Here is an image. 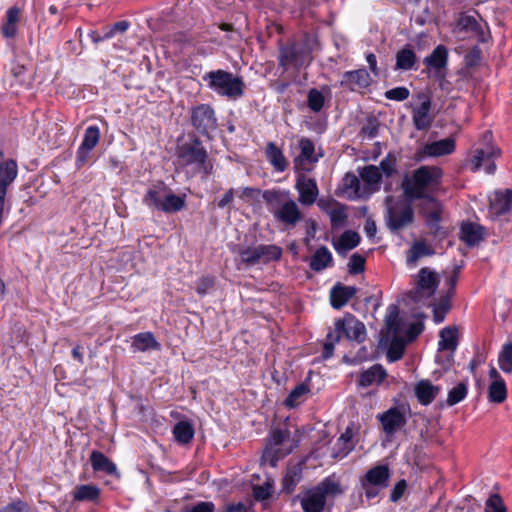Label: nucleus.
Listing matches in <instances>:
<instances>
[{
    "instance_id": "nucleus-1",
    "label": "nucleus",
    "mask_w": 512,
    "mask_h": 512,
    "mask_svg": "<svg viewBox=\"0 0 512 512\" xmlns=\"http://www.w3.org/2000/svg\"><path fill=\"white\" fill-rule=\"evenodd\" d=\"M262 197L276 222L294 228L303 220L304 215L288 190H265Z\"/></svg>"
},
{
    "instance_id": "nucleus-2",
    "label": "nucleus",
    "mask_w": 512,
    "mask_h": 512,
    "mask_svg": "<svg viewBox=\"0 0 512 512\" xmlns=\"http://www.w3.org/2000/svg\"><path fill=\"white\" fill-rule=\"evenodd\" d=\"M441 176L442 172L439 168L421 166L403 179L404 194L410 199L430 197L428 193L438 186Z\"/></svg>"
},
{
    "instance_id": "nucleus-3",
    "label": "nucleus",
    "mask_w": 512,
    "mask_h": 512,
    "mask_svg": "<svg viewBox=\"0 0 512 512\" xmlns=\"http://www.w3.org/2000/svg\"><path fill=\"white\" fill-rule=\"evenodd\" d=\"M343 493L340 482L334 476H328L316 486L305 490L297 498L304 512H322L327 498H334Z\"/></svg>"
},
{
    "instance_id": "nucleus-4",
    "label": "nucleus",
    "mask_w": 512,
    "mask_h": 512,
    "mask_svg": "<svg viewBox=\"0 0 512 512\" xmlns=\"http://www.w3.org/2000/svg\"><path fill=\"white\" fill-rule=\"evenodd\" d=\"M179 165L191 168L193 173H201L206 179L213 173V162L198 138L182 144L177 153Z\"/></svg>"
},
{
    "instance_id": "nucleus-5",
    "label": "nucleus",
    "mask_w": 512,
    "mask_h": 512,
    "mask_svg": "<svg viewBox=\"0 0 512 512\" xmlns=\"http://www.w3.org/2000/svg\"><path fill=\"white\" fill-rule=\"evenodd\" d=\"M202 80L210 90L227 99L236 100L244 94L243 79L231 72L222 69L209 71L202 76Z\"/></svg>"
},
{
    "instance_id": "nucleus-6",
    "label": "nucleus",
    "mask_w": 512,
    "mask_h": 512,
    "mask_svg": "<svg viewBox=\"0 0 512 512\" xmlns=\"http://www.w3.org/2000/svg\"><path fill=\"white\" fill-rule=\"evenodd\" d=\"M299 443V438L291 437L287 429H274L270 432L267 445L263 452V460L268 462L271 467H275L277 462L290 454Z\"/></svg>"
},
{
    "instance_id": "nucleus-7",
    "label": "nucleus",
    "mask_w": 512,
    "mask_h": 512,
    "mask_svg": "<svg viewBox=\"0 0 512 512\" xmlns=\"http://www.w3.org/2000/svg\"><path fill=\"white\" fill-rule=\"evenodd\" d=\"M312 49L311 39L307 35L303 41L281 45L278 57L279 65L283 67L284 70H288L289 68L299 70L302 67H306L312 61Z\"/></svg>"
},
{
    "instance_id": "nucleus-8",
    "label": "nucleus",
    "mask_w": 512,
    "mask_h": 512,
    "mask_svg": "<svg viewBox=\"0 0 512 512\" xmlns=\"http://www.w3.org/2000/svg\"><path fill=\"white\" fill-rule=\"evenodd\" d=\"M439 285L437 273L429 267H423L414 278V287L408 297L416 304L431 306Z\"/></svg>"
},
{
    "instance_id": "nucleus-9",
    "label": "nucleus",
    "mask_w": 512,
    "mask_h": 512,
    "mask_svg": "<svg viewBox=\"0 0 512 512\" xmlns=\"http://www.w3.org/2000/svg\"><path fill=\"white\" fill-rule=\"evenodd\" d=\"M143 203L158 211L175 213L184 208L185 195H175L166 186L157 185L146 192Z\"/></svg>"
},
{
    "instance_id": "nucleus-10",
    "label": "nucleus",
    "mask_w": 512,
    "mask_h": 512,
    "mask_svg": "<svg viewBox=\"0 0 512 512\" xmlns=\"http://www.w3.org/2000/svg\"><path fill=\"white\" fill-rule=\"evenodd\" d=\"M385 204L386 225L391 232H398L413 223L414 210L410 203L405 200H394L392 196H387Z\"/></svg>"
},
{
    "instance_id": "nucleus-11",
    "label": "nucleus",
    "mask_w": 512,
    "mask_h": 512,
    "mask_svg": "<svg viewBox=\"0 0 512 512\" xmlns=\"http://www.w3.org/2000/svg\"><path fill=\"white\" fill-rule=\"evenodd\" d=\"M193 127L203 135H209L217 127L215 112L208 104H200L191 110Z\"/></svg>"
},
{
    "instance_id": "nucleus-12",
    "label": "nucleus",
    "mask_w": 512,
    "mask_h": 512,
    "mask_svg": "<svg viewBox=\"0 0 512 512\" xmlns=\"http://www.w3.org/2000/svg\"><path fill=\"white\" fill-rule=\"evenodd\" d=\"M335 330L340 334L343 332L349 340L361 343L366 338L365 325L352 314H346L343 319L335 322Z\"/></svg>"
},
{
    "instance_id": "nucleus-13",
    "label": "nucleus",
    "mask_w": 512,
    "mask_h": 512,
    "mask_svg": "<svg viewBox=\"0 0 512 512\" xmlns=\"http://www.w3.org/2000/svg\"><path fill=\"white\" fill-rule=\"evenodd\" d=\"M295 189L298 192V201L304 206L313 205L319 195L316 180L303 173L297 175Z\"/></svg>"
},
{
    "instance_id": "nucleus-14",
    "label": "nucleus",
    "mask_w": 512,
    "mask_h": 512,
    "mask_svg": "<svg viewBox=\"0 0 512 512\" xmlns=\"http://www.w3.org/2000/svg\"><path fill=\"white\" fill-rule=\"evenodd\" d=\"M383 431L388 436H393L398 430L406 425L405 413L398 407H392L377 416Z\"/></svg>"
},
{
    "instance_id": "nucleus-15",
    "label": "nucleus",
    "mask_w": 512,
    "mask_h": 512,
    "mask_svg": "<svg viewBox=\"0 0 512 512\" xmlns=\"http://www.w3.org/2000/svg\"><path fill=\"white\" fill-rule=\"evenodd\" d=\"M422 202L420 205V210L423 216L426 219V223L430 228L431 232L436 235L440 229L439 222L442 213V206L440 202H438L433 197H425L421 198Z\"/></svg>"
},
{
    "instance_id": "nucleus-16",
    "label": "nucleus",
    "mask_w": 512,
    "mask_h": 512,
    "mask_svg": "<svg viewBox=\"0 0 512 512\" xmlns=\"http://www.w3.org/2000/svg\"><path fill=\"white\" fill-rule=\"evenodd\" d=\"M500 155V150L493 146L477 149L471 160V169L476 172L481 167H484L487 174H493L496 170L493 158Z\"/></svg>"
},
{
    "instance_id": "nucleus-17",
    "label": "nucleus",
    "mask_w": 512,
    "mask_h": 512,
    "mask_svg": "<svg viewBox=\"0 0 512 512\" xmlns=\"http://www.w3.org/2000/svg\"><path fill=\"white\" fill-rule=\"evenodd\" d=\"M100 139V129L96 125L88 126L84 132L83 141L76 154L77 164L82 166L87 162L89 153L96 147Z\"/></svg>"
},
{
    "instance_id": "nucleus-18",
    "label": "nucleus",
    "mask_w": 512,
    "mask_h": 512,
    "mask_svg": "<svg viewBox=\"0 0 512 512\" xmlns=\"http://www.w3.org/2000/svg\"><path fill=\"white\" fill-rule=\"evenodd\" d=\"M455 32L463 39L477 37L478 40L484 41L483 27L472 15L462 14L457 20Z\"/></svg>"
},
{
    "instance_id": "nucleus-19",
    "label": "nucleus",
    "mask_w": 512,
    "mask_h": 512,
    "mask_svg": "<svg viewBox=\"0 0 512 512\" xmlns=\"http://www.w3.org/2000/svg\"><path fill=\"white\" fill-rule=\"evenodd\" d=\"M422 100L419 106L412 109V121L415 128L419 131L428 130L434 120V116L430 114L431 100L425 95L419 96Z\"/></svg>"
},
{
    "instance_id": "nucleus-20",
    "label": "nucleus",
    "mask_w": 512,
    "mask_h": 512,
    "mask_svg": "<svg viewBox=\"0 0 512 512\" xmlns=\"http://www.w3.org/2000/svg\"><path fill=\"white\" fill-rule=\"evenodd\" d=\"M512 209V190L496 191L490 197L489 215L491 218L502 216Z\"/></svg>"
},
{
    "instance_id": "nucleus-21",
    "label": "nucleus",
    "mask_w": 512,
    "mask_h": 512,
    "mask_svg": "<svg viewBox=\"0 0 512 512\" xmlns=\"http://www.w3.org/2000/svg\"><path fill=\"white\" fill-rule=\"evenodd\" d=\"M448 63V50L443 45H438L432 53L424 59V64L434 70L435 76L444 77V70Z\"/></svg>"
},
{
    "instance_id": "nucleus-22",
    "label": "nucleus",
    "mask_w": 512,
    "mask_h": 512,
    "mask_svg": "<svg viewBox=\"0 0 512 512\" xmlns=\"http://www.w3.org/2000/svg\"><path fill=\"white\" fill-rule=\"evenodd\" d=\"M414 392L419 403L427 406L431 404L441 392V387L433 385L430 380L423 379L416 383Z\"/></svg>"
},
{
    "instance_id": "nucleus-23",
    "label": "nucleus",
    "mask_w": 512,
    "mask_h": 512,
    "mask_svg": "<svg viewBox=\"0 0 512 512\" xmlns=\"http://www.w3.org/2000/svg\"><path fill=\"white\" fill-rule=\"evenodd\" d=\"M300 154L294 159L296 169L307 170L305 163H315L318 157L315 155L314 143L308 138L299 140Z\"/></svg>"
},
{
    "instance_id": "nucleus-24",
    "label": "nucleus",
    "mask_w": 512,
    "mask_h": 512,
    "mask_svg": "<svg viewBox=\"0 0 512 512\" xmlns=\"http://www.w3.org/2000/svg\"><path fill=\"white\" fill-rule=\"evenodd\" d=\"M372 79L366 69L347 71L343 74L342 86H348L351 90L366 88Z\"/></svg>"
},
{
    "instance_id": "nucleus-25",
    "label": "nucleus",
    "mask_w": 512,
    "mask_h": 512,
    "mask_svg": "<svg viewBox=\"0 0 512 512\" xmlns=\"http://www.w3.org/2000/svg\"><path fill=\"white\" fill-rule=\"evenodd\" d=\"M386 377L387 372L385 368L380 364H374L360 374L358 384L364 388L372 385H380Z\"/></svg>"
},
{
    "instance_id": "nucleus-26",
    "label": "nucleus",
    "mask_w": 512,
    "mask_h": 512,
    "mask_svg": "<svg viewBox=\"0 0 512 512\" xmlns=\"http://www.w3.org/2000/svg\"><path fill=\"white\" fill-rule=\"evenodd\" d=\"M389 479L390 469L387 465L374 466L361 478V480L383 489L388 486Z\"/></svg>"
},
{
    "instance_id": "nucleus-27",
    "label": "nucleus",
    "mask_w": 512,
    "mask_h": 512,
    "mask_svg": "<svg viewBox=\"0 0 512 512\" xmlns=\"http://www.w3.org/2000/svg\"><path fill=\"white\" fill-rule=\"evenodd\" d=\"M357 292L354 286L337 283L330 291V302L333 308H342Z\"/></svg>"
},
{
    "instance_id": "nucleus-28",
    "label": "nucleus",
    "mask_w": 512,
    "mask_h": 512,
    "mask_svg": "<svg viewBox=\"0 0 512 512\" xmlns=\"http://www.w3.org/2000/svg\"><path fill=\"white\" fill-rule=\"evenodd\" d=\"M435 254L433 247L424 240L415 241L407 252L406 261L408 266L415 267L419 259Z\"/></svg>"
},
{
    "instance_id": "nucleus-29",
    "label": "nucleus",
    "mask_w": 512,
    "mask_h": 512,
    "mask_svg": "<svg viewBox=\"0 0 512 512\" xmlns=\"http://www.w3.org/2000/svg\"><path fill=\"white\" fill-rule=\"evenodd\" d=\"M90 463L94 471L103 472L108 475L116 473V465L102 452L94 450L90 455Z\"/></svg>"
},
{
    "instance_id": "nucleus-30",
    "label": "nucleus",
    "mask_w": 512,
    "mask_h": 512,
    "mask_svg": "<svg viewBox=\"0 0 512 512\" xmlns=\"http://www.w3.org/2000/svg\"><path fill=\"white\" fill-rule=\"evenodd\" d=\"M131 347L134 351L145 352L148 350L159 351L161 349L160 343L155 339L151 332L139 333L133 337Z\"/></svg>"
},
{
    "instance_id": "nucleus-31",
    "label": "nucleus",
    "mask_w": 512,
    "mask_h": 512,
    "mask_svg": "<svg viewBox=\"0 0 512 512\" xmlns=\"http://www.w3.org/2000/svg\"><path fill=\"white\" fill-rule=\"evenodd\" d=\"M484 238V228L475 223H464L461 226V239L468 245L474 246Z\"/></svg>"
},
{
    "instance_id": "nucleus-32",
    "label": "nucleus",
    "mask_w": 512,
    "mask_h": 512,
    "mask_svg": "<svg viewBox=\"0 0 512 512\" xmlns=\"http://www.w3.org/2000/svg\"><path fill=\"white\" fill-rule=\"evenodd\" d=\"M266 158L274 169L278 172H283L288 166V162L282 152L274 142L267 143L265 150Z\"/></svg>"
},
{
    "instance_id": "nucleus-33",
    "label": "nucleus",
    "mask_w": 512,
    "mask_h": 512,
    "mask_svg": "<svg viewBox=\"0 0 512 512\" xmlns=\"http://www.w3.org/2000/svg\"><path fill=\"white\" fill-rule=\"evenodd\" d=\"M455 150V142L451 138L442 139L424 146V154L428 156H443Z\"/></svg>"
},
{
    "instance_id": "nucleus-34",
    "label": "nucleus",
    "mask_w": 512,
    "mask_h": 512,
    "mask_svg": "<svg viewBox=\"0 0 512 512\" xmlns=\"http://www.w3.org/2000/svg\"><path fill=\"white\" fill-rule=\"evenodd\" d=\"M333 261L332 254L325 246L319 247L310 259V268L313 271L320 272L331 266Z\"/></svg>"
},
{
    "instance_id": "nucleus-35",
    "label": "nucleus",
    "mask_w": 512,
    "mask_h": 512,
    "mask_svg": "<svg viewBox=\"0 0 512 512\" xmlns=\"http://www.w3.org/2000/svg\"><path fill=\"white\" fill-rule=\"evenodd\" d=\"M256 253L258 265L267 264L271 261L280 259L282 255V249L274 244H261L256 246Z\"/></svg>"
},
{
    "instance_id": "nucleus-36",
    "label": "nucleus",
    "mask_w": 512,
    "mask_h": 512,
    "mask_svg": "<svg viewBox=\"0 0 512 512\" xmlns=\"http://www.w3.org/2000/svg\"><path fill=\"white\" fill-rule=\"evenodd\" d=\"M302 479V467L300 464L289 467L282 480V490L290 494Z\"/></svg>"
},
{
    "instance_id": "nucleus-37",
    "label": "nucleus",
    "mask_w": 512,
    "mask_h": 512,
    "mask_svg": "<svg viewBox=\"0 0 512 512\" xmlns=\"http://www.w3.org/2000/svg\"><path fill=\"white\" fill-rule=\"evenodd\" d=\"M359 242V234L355 231L348 230L334 243V248L339 254L345 255L349 250L358 246Z\"/></svg>"
},
{
    "instance_id": "nucleus-38",
    "label": "nucleus",
    "mask_w": 512,
    "mask_h": 512,
    "mask_svg": "<svg viewBox=\"0 0 512 512\" xmlns=\"http://www.w3.org/2000/svg\"><path fill=\"white\" fill-rule=\"evenodd\" d=\"M360 177L361 180L368 185L370 192H376L379 190L382 174L377 166H365L360 171Z\"/></svg>"
},
{
    "instance_id": "nucleus-39",
    "label": "nucleus",
    "mask_w": 512,
    "mask_h": 512,
    "mask_svg": "<svg viewBox=\"0 0 512 512\" xmlns=\"http://www.w3.org/2000/svg\"><path fill=\"white\" fill-rule=\"evenodd\" d=\"M100 496V489L95 485L84 484L77 486L73 492L75 501H97Z\"/></svg>"
},
{
    "instance_id": "nucleus-40",
    "label": "nucleus",
    "mask_w": 512,
    "mask_h": 512,
    "mask_svg": "<svg viewBox=\"0 0 512 512\" xmlns=\"http://www.w3.org/2000/svg\"><path fill=\"white\" fill-rule=\"evenodd\" d=\"M21 10L18 7H11L6 13V22L2 27L5 37L12 38L17 33V23L19 21Z\"/></svg>"
},
{
    "instance_id": "nucleus-41",
    "label": "nucleus",
    "mask_w": 512,
    "mask_h": 512,
    "mask_svg": "<svg viewBox=\"0 0 512 512\" xmlns=\"http://www.w3.org/2000/svg\"><path fill=\"white\" fill-rule=\"evenodd\" d=\"M194 428L188 421H179L173 428V435L180 444H188L194 437Z\"/></svg>"
},
{
    "instance_id": "nucleus-42",
    "label": "nucleus",
    "mask_w": 512,
    "mask_h": 512,
    "mask_svg": "<svg viewBox=\"0 0 512 512\" xmlns=\"http://www.w3.org/2000/svg\"><path fill=\"white\" fill-rule=\"evenodd\" d=\"M438 342L439 350L454 351L457 348V330L452 327H445L440 331Z\"/></svg>"
},
{
    "instance_id": "nucleus-43",
    "label": "nucleus",
    "mask_w": 512,
    "mask_h": 512,
    "mask_svg": "<svg viewBox=\"0 0 512 512\" xmlns=\"http://www.w3.org/2000/svg\"><path fill=\"white\" fill-rule=\"evenodd\" d=\"M416 55L411 48L405 47L397 52L396 54V66L397 70H411L416 63Z\"/></svg>"
},
{
    "instance_id": "nucleus-44",
    "label": "nucleus",
    "mask_w": 512,
    "mask_h": 512,
    "mask_svg": "<svg viewBox=\"0 0 512 512\" xmlns=\"http://www.w3.org/2000/svg\"><path fill=\"white\" fill-rule=\"evenodd\" d=\"M498 364L504 373H512V342L502 346L498 356Z\"/></svg>"
},
{
    "instance_id": "nucleus-45",
    "label": "nucleus",
    "mask_w": 512,
    "mask_h": 512,
    "mask_svg": "<svg viewBox=\"0 0 512 512\" xmlns=\"http://www.w3.org/2000/svg\"><path fill=\"white\" fill-rule=\"evenodd\" d=\"M328 216L330 218L332 228H339L344 226L348 217L346 206L340 202L335 203L333 210L330 211Z\"/></svg>"
},
{
    "instance_id": "nucleus-46",
    "label": "nucleus",
    "mask_w": 512,
    "mask_h": 512,
    "mask_svg": "<svg viewBox=\"0 0 512 512\" xmlns=\"http://www.w3.org/2000/svg\"><path fill=\"white\" fill-rule=\"evenodd\" d=\"M507 397L504 380L492 381L489 386V399L495 403H502Z\"/></svg>"
},
{
    "instance_id": "nucleus-47",
    "label": "nucleus",
    "mask_w": 512,
    "mask_h": 512,
    "mask_svg": "<svg viewBox=\"0 0 512 512\" xmlns=\"http://www.w3.org/2000/svg\"><path fill=\"white\" fill-rule=\"evenodd\" d=\"M467 385L465 383H458L448 392L447 405L454 406L461 402L467 396Z\"/></svg>"
},
{
    "instance_id": "nucleus-48",
    "label": "nucleus",
    "mask_w": 512,
    "mask_h": 512,
    "mask_svg": "<svg viewBox=\"0 0 512 512\" xmlns=\"http://www.w3.org/2000/svg\"><path fill=\"white\" fill-rule=\"evenodd\" d=\"M325 98L323 94L317 89H310L307 96V103L310 110L313 112H320L324 106Z\"/></svg>"
},
{
    "instance_id": "nucleus-49",
    "label": "nucleus",
    "mask_w": 512,
    "mask_h": 512,
    "mask_svg": "<svg viewBox=\"0 0 512 512\" xmlns=\"http://www.w3.org/2000/svg\"><path fill=\"white\" fill-rule=\"evenodd\" d=\"M397 158L393 153H388L379 164V171L386 177H391L396 172Z\"/></svg>"
},
{
    "instance_id": "nucleus-50",
    "label": "nucleus",
    "mask_w": 512,
    "mask_h": 512,
    "mask_svg": "<svg viewBox=\"0 0 512 512\" xmlns=\"http://www.w3.org/2000/svg\"><path fill=\"white\" fill-rule=\"evenodd\" d=\"M308 388L304 384L296 386L285 400V405L294 408L301 403V398L308 392Z\"/></svg>"
},
{
    "instance_id": "nucleus-51",
    "label": "nucleus",
    "mask_w": 512,
    "mask_h": 512,
    "mask_svg": "<svg viewBox=\"0 0 512 512\" xmlns=\"http://www.w3.org/2000/svg\"><path fill=\"white\" fill-rule=\"evenodd\" d=\"M238 255L241 259V262L244 263L246 266H255L258 265L257 261V253H256V246L252 247H239L238 248Z\"/></svg>"
},
{
    "instance_id": "nucleus-52",
    "label": "nucleus",
    "mask_w": 512,
    "mask_h": 512,
    "mask_svg": "<svg viewBox=\"0 0 512 512\" xmlns=\"http://www.w3.org/2000/svg\"><path fill=\"white\" fill-rule=\"evenodd\" d=\"M340 338H341V335L336 330L330 331L327 334L326 342L324 343L323 353H322V357L324 359H329L332 357L335 345H336V343H338L340 341Z\"/></svg>"
},
{
    "instance_id": "nucleus-53",
    "label": "nucleus",
    "mask_w": 512,
    "mask_h": 512,
    "mask_svg": "<svg viewBox=\"0 0 512 512\" xmlns=\"http://www.w3.org/2000/svg\"><path fill=\"white\" fill-rule=\"evenodd\" d=\"M450 297H443L437 305H434L433 308V320L435 323H442L445 319V315L450 309L449 303Z\"/></svg>"
},
{
    "instance_id": "nucleus-54",
    "label": "nucleus",
    "mask_w": 512,
    "mask_h": 512,
    "mask_svg": "<svg viewBox=\"0 0 512 512\" xmlns=\"http://www.w3.org/2000/svg\"><path fill=\"white\" fill-rule=\"evenodd\" d=\"M485 512H508L507 508L498 494L491 495L485 503Z\"/></svg>"
},
{
    "instance_id": "nucleus-55",
    "label": "nucleus",
    "mask_w": 512,
    "mask_h": 512,
    "mask_svg": "<svg viewBox=\"0 0 512 512\" xmlns=\"http://www.w3.org/2000/svg\"><path fill=\"white\" fill-rule=\"evenodd\" d=\"M348 269L350 274L362 273L365 269V257L359 253H354L350 257Z\"/></svg>"
},
{
    "instance_id": "nucleus-56",
    "label": "nucleus",
    "mask_w": 512,
    "mask_h": 512,
    "mask_svg": "<svg viewBox=\"0 0 512 512\" xmlns=\"http://www.w3.org/2000/svg\"><path fill=\"white\" fill-rule=\"evenodd\" d=\"M410 95V91L406 87H395L385 92V98L394 101H404Z\"/></svg>"
},
{
    "instance_id": "nucleus-57",
    "label": "nucleus",
    "mask_w": 512,
    "mask_h": 512,
    "mask_svg": "<svg viewBox=\"0 0 512 512\" xmlns=\"http://www.w3.org/2000/svg\"><path fill=\"white\" fill-rule=\"evenodd\" d=\"M344 186L347 189H351L354 191L355 195L358 197L363 196V193L360 191V180L357 176L352 173H348L344 177Z\"/></svg>"
},
{
    "instance_id": "nucleus-58",
    "label": "nucleus",
    "mask_w": 512,
    "mask_h": 512,
    "mask_svg": "<svg viewBox=\"0 0 512 512\" xmlns=\"http://www.w3.org/2000/svg\"><path fill=\"white\" fill-rule=\"evenodd\" d=\"M272 494V485L265 483L264 485H257L253 487V495L255 499L263 501L268 499Z\"/></svg>"
},
{
    "instance_id": "nucleus-59",
    "label": "nucleus",
    "mask_w": 512,
    "mask_h": 512,
    "mask_svg": "<svg viewBox=\"0 0 512 512\" xmlns=\"http://www.w3.org/2000/svg\"><path fill=\"white\" fill-rule=\"evenodd\" d=\"M130 23L126 20L114 23L105 33L104 38H112L117 33H124L129 28Z\"/></svg>"
},
{
    "instance_id": "nucleus-60",
    "label": "nucleus",
    "mask_w": 512,
    "mask_h": 512,
    "mask_svg": "<svg viewBox=\"0 0 512 512\" xmlns=\"http://www.w3.org/2000/svg\"><path fill=\"white\" fill-rule=\"evenodd\" d=\"M0 512H30V506L24 501L17 500L3 507Z\"/></svg>"
},
{
    "instance_id": "nucleus-61",
    "label": "nucleus",
    "mask_w": 512,
    "mask_h": 512,
    "mask_svg": "<svg viewBox=\"0 0 512 512\" xmlns=\"http://www.w3.org/2000/svg\"><path fill=\"white\" fill-rule=\"evenodd\" d=\"M465 64L468 67L476 66L480 60H481V50L478 47L472 48L466 55H465Z\"/></svg>"
},
{
    "instance_id": "nucleus-62",
    "label": "nucleus",
    "mask_w": 512,
    "mask_h": 512,
    "mask_svg": "<svg viewBox=\"0 0 512 512\" xmlns=\"http://www.w3.org/2000/svg\"><path fill=\"white\" fill-rule=\"evenodd\" d=\"M215 511V505L213 502L210 501H202L196 503L194 506H192L189 509L184 510L183 512H214Z\"/></svg>"
},
{
    "instance_id": "nucleus-63",
    "label": "nucleus",
    "mask_w": 512,
    "mask_h": 512,
    "mask_svg": "<svg viewBox=\"0 0 512 512\" xmlns=\"http://www.w3.org/2000/svg\"><path fill=\"white\" fill-rule=\"evenodd\" d=\"M406 488L407 483L405 480L398 481L391 491L390 500L392 502H397L403 496Z\"/></svg>"
},
{
    "instance_id": "nucleus-64",
    "label": "nucleus",
    "mask_w": 512,
    "mask_h": 512,
    "mask_svg": "<svg viewBox=\"0 0 512 512\" xmlns=\"http://www.w3.org/2000/svg\"><path fill=\"white\" fill-rule=\"evenodd\" d=\"M214 280L211 277H202L197 281L196 291L200 295H204L213 286Z\"/></svg>"
}]
</instances>
